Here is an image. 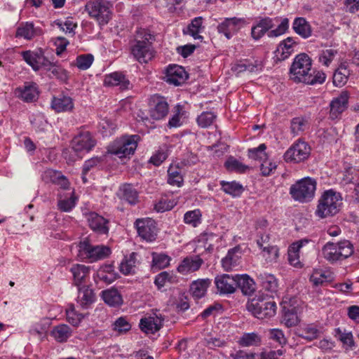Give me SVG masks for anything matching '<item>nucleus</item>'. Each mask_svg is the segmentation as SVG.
<instances>
[{
	"label": "nucleus",
	"mask_w": 359,
	"mask_h": 359,
	"mask_svg": "<svg viewBox=\"0 0 359 359\" xmlns=\"http://www.w3.org/2000/svg\"><path fill=\"white\" fill-rule=\"evenodd\" d=\"M51 107L56 112H65L72 111L74 103L72 97L64 95L53 97L51 101Z\"/></svg>",
	"instance_id": "30"
},
{
	"label": "nucleus",
	"mask_w": 359,
	"mask_h": 359,
	"mask_svg": "<svg viewBox=\"0 0 359 359\" xmlns=\"http://www.w3.org/2000/svg\"><path fill=\"white\" fill-rule=\"evenodd\" d=\"M121 191L123 193V198L128 203L135 205L138 202V192L130 184H126L122 186Z\"/></svg>",
	"instance_id": "47"
},
{
	"label": "nucleus",
	"mask_w": 359,
	"mask_h": 359,
	"mask_svg": "<svg viewBox=\"0 0 359 359\" xmlns=\"http://www.w3.org/2000/svg\"><path fill=\"white\" fill-rule=\"evenodd\" d=\"M311 59L306 53L297 55L291 65V79L297 83L307 85L322 84L325 81L326 75L323 71L312 70Z\"/></svg>",
	"instance_id": "1"
},
{
	"label": "nucleus",
	"mask_w": 359,
	"mask_h": 359,
	"mask_svg": "<svg viewBox=\"0 0 359 359\" xmlns=\"http://www.w3.org/2000/svg\"><path fill=\"white\" fill-rule=\"evenodd\" d=\"M311 240L307 238H303L296 242H294L288 248V260L291 265L297 266L300 264L299 262V250L306 244H308Z\"/></svg>",
	"instance_id": "32"
},
{
	"label": "nucleus",
	"mask_w": 359,
	"mask_h": 359,
	"mask_svg": "<svg viewBox=\"0 0 359 359\" xmlns=\"http://www.w3.org/2000/svg\"><path fill=\"white\" fill-rule=\"evenodd\" d=\"M222 190L233 197H238L241 195L244 191L243 187L235 181L225 182L221 181L220 182Z\"/></svg>",
	"instance_id": "42"
},
{
	"label": "nucleus",
	"mask_w": 359,
	"mask_h": 359,
	"mask_svg": "<svg viewBox=\"0 0 359 359\" xmlns=\"http://www.w3.org/2000/svg\"><path fill=\"white\" fill-rule=\"evenodd\" d=\"M306 126V121L302 117H295L292 119L290 128L294 135H298L303 131Z\"/></svg>",
	"instance_id": "62"
},
{
	"label": "nucleus",
	"mask_w": 359,
	"mask_h": 359,
	"mask_svg": "<svg viewBox=\"0 0 359 359\" xmlns=\"http://www.w3.org/2000/svg\"><path fill=\"white\" fill-rule=\"evenodd\" d=\"M225 167L229 171L240 173L245 172L249 169L248 165H244L234 157H229L225 162Z\"/></svg>",
	"instance_id": "51"
},
{
	"label": "nucleus",
	"mask_w": 359,
	"mask_h": 359,
	"mask_svg": "<svg viewBox=\"0 0 359 359\" xmlns=\"http://www.w3.org/2000/svg\"><path fill=\"white\" fill-rule=\"evenodd\" d=\"M42 34V30L39 27H34L32 22H22L18 27L15 33V37L23 38L27 40H31L36 36Z\"/></svg>",
	"instance_id": "24"
},
{
	"label": "nucleus",
	"mask_w": 359,
	"mask_h": 359,
	"mask_svg": "<svg viewBox=\"0 0 359 359\" xmlns=\"http://www.w3.org/2000/svg\"><path fill=\"white\" fill-rule=\"evenodd\" d=\"M14 95L25 102H33L37 100L39 95V90L36 83L28 81L24 83L21 86L16 88Z\"/></svg>",
	"instance_id": "15"
},
{
	"label": "nucleus",
	"mask_w": 359,
	"mask_h": 359,
	"mask_svg": "<svg viewBox=\"0 0 359 359\" xmlns=\"http://www.w3.org/2000/svg\"><path fill=\"white\" fill-rule=\"evenodd\" d=\"M353 252V245L348 240L327 242L322 248L323 257L332 264L348 258Z\"/></svg>",
	"instance_id": "3"
},
{
	"label": "nucleus",
	"mask_w": 359,
	"mask_h": 359,
	"mask_svg": "<svg viewBox=\"0 0 359 359\" xmlns=\"http://www.w3.org/2000/svg\"><path fill=\"white\" fill-rule=\"evenodd\" d=\"M184 222L194 228L202 223V212L199 209L189 210L184 215Z\"/></svg>",
	"instance_id": "45"
},
{
	"label": "nucleus",
	"mask_w": 359,
	"mask_h": 359,
	"mask_svg": "<svg viewBox=\"0 0 359 359\" xmlns=\"http://www.w3.org/2000/svg\"><path fill=\"white\" fill-rule=\"evenodd\" d=\"M104 84L106 86H118L121 90L128 89L130 81L120 72H114L104 76Z\"/></svg>",
	"instance_id": "29"
},
{
	"label": "nucleus",
	"mask_w": 359,
	"mask_h": 359,
	"mask_svg": "<svg viewBox=\"0 0 359 359\" xmlns=\"http://www.w3.org/2000/svg\"><path fill=\"white\" fill-rule=\"evenodd\" d=\"M171 258L165 254L152 253V266L164 269L170 265Z\"/></svg>",
	"instance_id": "55"
},
{
	"label": "nucleus",
	"mask_w": 359,
	"mask_h": 359,
	"mask_svg": "<svg viewBox=\"0 0 359 359\" xmlns=\"http://www.w3.org/2000/svg\"><path fill=\"white\" fill-rule=\"evenodd\" d=\"M89 227L98 234L107 235L109 233V220L96 212H90L87 216Z\"/></svg>",
	"instance_id": "20"
},
{
	"label": "nucleus",
	"mask_w": 359,
	"mask_h": 359,
	"mask_svg": "<svg viewBox=\"0 0 359 359\" xmlns=\"http://www.w3.org/2000/svg\"><path fill=\"white\" fill-rule=\"evenodd\" d=\"M311 154V147L304 141L298 140L285 153L286 162L301 163L306 160Z\"/></svg>",
	"instance_id": "11"
},
{
	"label": "nucleus",
	"mask_w": 359,
	"mask_h": 359,
	"mask_svg": "<svg viewBox=\"0 0 359 359\" xmlns=\"http://www.w3.org/2000/svg\"><path fill=\"white\" fill-rule=\"evenodd\" d=\"M292 29L304 39H307L312 34L311 26L304 18H296L292 23Z\"/></svg>",
	"instance_id": "33"
},
{
	"label": "nucleus",
	"mask_w": 359,
	"mask_h": 359,
	"mask_svg": "<svg viewBox=\"0 0 359 359\" xmlns=\"http://www.w3.org/2000/svg\"><path fill=\"white\" fill-rule=\"evenodd\" d=\"M66 316L67 321L74 327H77L83 318V316L81 313H79L75 311L74 305H70L67 309Z\"/></svg>",
	"instance_id": "56"
},
{
	"label": "nucleus",
	"mask_w": 359,
	"mask_h": 359,
	"mask_svg": "<svg viewBox=\"0 0 359 359\" xmlns=\"http://www.w3.org/2000/svg\"><path fill=\"white\" fill-rule=\"evenodd\" d=\"M238 287L244 295L252 294L256 289L255 283L247 274L236 275V288Z\"/></svg>",
	"instance_id": "31"
},
{
	"label": "nucleus",
	"mask_w": 359,
	"mask_h": 359,
	"mask_svg": "<svg viewBox=\"0 0 359 359\" xmlns=\"http://www.w3.org/2000/svg\"><path fill=\"white\" fill-rule=\"evenodd\" d=\"M85 11L100 26L107 25L111 19L109 3L105 0H89L86 4Z\"/></svg>",
	"instance_id": "7"
},
{
	"label": "nucleus",
	"mask_w": 359,
	"mask_h": 359,
	"mask_svg": "<svg viewBox=\"0 0 359 359\" xmlns=\"http://www.w3.org/2000/svg\"><path fill=\"white\" fill-rule=\"evenodd\" d=\"M245 23V18L236 17L227 18L218 25L217 31L219 33L223 34L226 39H230Z\"/></svg>",
	"instance_id": "14"
},
{
	"label": "nucleus",
	"mask_w": 359,
	"mask_h": 359,
	"mask_svg": "<svg viewBox=\"0 0 359 359\" xmlns=\"http://www.w3.org/2000/svg\"><path fill=\"white\" fill-rule=\"evenodd\" d=\"M77 303L83 309H88L95 301L93 289L87 285L78 287Z\"/></svg>",
	"instance_id": "27"
},
{
	"label": "nucleus",
	"mask_w": 359,
	"mask_h": 359,
	"mask_svg": "<svg viewBox=\"0 0 359 359\" xmlns=\"http://www.w3.org/2000/svg\"><path fill=\"white\" fill-rule=\"evenodd\" d=\"M216 116L210 111H204L197 118V123L201 128H208L212 124Z\"/></svg>",
	"instance_id": "58"
},
{
	"label": "nucleus",
	"mask_w": 359,
	"mask_h": 359,
	"mask_svg": "<svg viewBox=\"0 0 359 359\" xmlns=\"http://www.w3.org/2000/svg\"><path fill=\"white\" fill-rule=\"evenodd\" d=\"M23 60L30 65L34 71L39 70L40 61L43 60V52L41 49L35 51L25 50L21 53Z\"/></svg>",
	"instance_id": "34"
},
{
	"label": "nucleus",
	"mask_w": 359,
	"mask_h": 359,
	"mask_svg": "<svg viewBox=\"0 0 359 359\" xmlns=\"http://www.w3.org/2000/svg\"><path fill=\"white\" fill-rule=\"evenodd\" d=\"M238 342L243 347L259 346L262 344V337L257 332L244 333Z\"/></svg>",
	"instance_id": "41"
},
{
	"label": "nucleus",
	"mask_w": 359,
	"mask_h": 359,
	"mask_svg": "<svg viewBox=\"0 0 359 359\" xmlns=\"http://www.w3.org/2000/svg\"><path fill=\"white\" fill-rule=\"evenodd\" d=\"M341 204L339 193L330 189L325 191L318 201L316 215L320 218H325L336 215Z\"/></svg>",
	"instance_id": "4"
},
{
	"label": "nucleus",
	"mask_w": 359,
	"mask_h": 359,
	"mask_svg": "<svg viewBox=\"0 0 359 359\" xmlns=\"http://www.w3.org/2000/svg\"><path fill=\"white\" fill-rule=\"evenodd\" d=\"M188 79V74L185 69L177 65H171L167 68L165 81L169 83L178 86L182 85Z\"/></svg>",
	"instance_id": "16"
},
{
	"label": "nucleus",
	"mask_w": 359,
	"mask_h": 359,
	"mask_svg": "<svg viewBox=\"0 0 359 359\" xmlns=\"http://www.w3.org/2000/svg\"><path fill=\"white\" fill-rule=\"evenodd\" d=\"M90 266L82 264H73L69 268L72 275V283L80 287L87 283L90 278Z\"/></svg>",
	"instance_id": "19"
},
{
	"label": "nucleus",
	"mask_w": 359,
	"mask_h": 359,
	"mask_svg": "<svg viewBox=\"0 0 359 359\" xmlns=\"http://www.w3.org/2000/svg\"><path fill=\"white\" fill-rule=\"evenodd\" d=\"M96 144V139L87 130H81L72 138L70 143L72 149L76 154L88 153Z\"/></svg>",
	"instance_id": "10"
},
{
	"label": "nucleus",
	"mask_w": 359,
	"mask_h": 359,
	"mask_svg": "<svg viewBox=\"0 0 359 359\" xmlns=\"http://www.w3.org/2000/svg\"><path fill=\"white\" fill-rule=\"evenodd\" d=\"M316 189V180L311 177H305L290 187V194L294 200L305 203L314 197Z\"/></svg>",
	"instance_id": "9"
},
{
	"label": "nucleus",
	"mask_w": 359,
	"mask_h": 359,
	"mask_svg": "<svg viewBox=\"0 0 359 359\" xmlns=\"http://www.w3.org/2000/svg\"><path fill=\"white\" fill-rule=\"evenodd\" d=\"M138 257V253L135 252L125 256L119 265L120 271L124 275L135 274L140 264Z\"/></svg>",
	"instance_id": "25"
},
{
	"label": "nucleus",
	"mask_w": 359,
	"mask_h": 359,
	"mask_svg": "<svg viewBox=\"0 0 359 359\" xmlns=\"http://www.w3.org/2000/svg\"><path fill=\"white\" fill-rule=\"evenodd\" d=\"M348 98V93L346 91H343L330 102V117L332 119L339 118L341 113L347 108Z\"/></svg>",
	"instance_id": "21"
},
{
	"label": "nucleus",
	"mask_w": 359,
	"mask_h": 359,
	"mask_svg": "<svg viewBox=\"0 0 359 359\" xmlns=\"http://www.w3.org/2000/svg\"><path fill=\"white\" fill-rule=\"evenodd\" d=\"M327 280V276L320 270L314 271L310 276V281L314 286L322 285Z\"/></svg>",
	"instance_id": "64"
},
{
	"label": "nucleus",
	"mask_w": 359,
	"mask_h": 359,
	"mask_svg": "<svg viewBox=\"0 0 359 359\" xmlns=\"http://www.w3.org/2000/svg\"><path fill=\"white\" fill-rule=\"evenodd\" d=\"M177 280V276L172 273L163 271L156 276L154 279V284L156 285L158 289L160 290L164 287L167 283H175Z\"/></svg>",
	"instance_id": "48"
},
{
	"label": "nucleus",
	"mask_w": 359,
	"mask_h": 359,
	"mask_svg": "<svg viewBox=\"0 0 359 359\" xmlns=\"http://www.w3.org/2000/svg\"><path fill=\"white\" fill-rule=\"evenodd\" d=\"M97 276L107 283H111L117 278L114 266L111 264L102 266L97 271Z\"/></svg>",
	"instance_id": "46"
},
{
	"label": "nucleus",
	"mask_w": 359,
	"mask_h": 359,
	"mask_svg": "<svg viewBox=\"0 0 359 359\" xmlns=\"http://www.w3.org/2000/svg\"><path fill=\"white\" fill-rule=\"evenodd\" d=\"M101 297L104 302L110 306H119L123 304L122 296L116 288L103 290Z\"/></svg>",
	"instance_id": "35"
},
{
	"label": "nucleus",
	"mask_w": 359,
	"mask_h": 359,
	"mask_svg": "<svg viewBox=\"0 0 359 359\" xmlns=\"http://www.w3.org/2000/svg\"><path fill=\"white\" fill-rule=\"evenodd\" d=\"M72 335V330L65 324L55 326L51 331V336L60 343H64Z\"/></svg>",
	"instance_id": "36"
},
{
	"label": "nucleus",
	"mask_w": 359,
	"mask_h": 359,
	"mask_svg": "<svg viewBox=\"0 0 359 359\" xmlns=\"http://www.w3.org/2000/svg\"><path fill=\"white\" fill-rule=\"evenodd\" d=\"M259 279L263 290L271 294L276 293L278 290V280L272 274H260Z\"/></svg>",
	"instance_id": "38"
},
{
	"label": "nucleus",
	"mask_w": 359,
	"mask_h": 359,
	"mask_svg": "<svg viewBox=\"0 0 359 359\" xmlns=\"http://www.w3.org/2000/svg\"><path fill=\"white\" fill-rule=\"evenodd\" d=\"M350 75V71L344 65H341L333 74V84L337 87L344 86Z\"/></svg>",
	"instance_id": "43"
},
{
	"label": "nucleus",
	"mask_w": 359,
	"mask_h": 359,
	"mask_svg": "<svg viewBox=\"0 0 359 359\" xmlns=\"http://www.w3.org/2000/svg\"><path fill=\"white\" fill-rule=\"evenodd\" d=\"M60 198L57 202L58 209L62 212H69L76 205V198L75 197L74 191L72 190L69 194L65 196V198L62 199V195H59Z\"/></svg>",
	"instance_id": "44"
},
{
	"label": "nucleus",
	"mask_w": 359,
	"mask_h": 359,
	"mask_svg": "<svg viewBox=\"0 0 359 359\" xmlns=\"http://www.w3.org/2000/svg\"><path fill=\"white\" fill-rule=\"evenodd\" d=\"M93 60V55L91 54L79 55L76 60V66L79 69L86 70L91 66Z\"/></svg>",
	"instance_id": "59"
},
{
	"label": "nucleus",
	"mask_w": 359,
	"mask_h": 359,
	"mask_svg": "<svg viewBox=\"0 0 359 359\" xmlns=\"http://www.w3.org/2000/svg\"><path fill=\"white\" fill-rule=\"evenodd\" d=\"M140 137L137 135H124L114 140L108 147V152L118 158L130 157L135 153Z\"/></svg>",
	"instance_id": "8"
},
{
	"label": "nucleus",
	"mask_w": 359,
	"mask_h": 359,
	"mask_svg": "<svg viewBox=\"0 0 359 359\" xmlns=\"http://www.w3.org/2000/svg\"><path fill=\"white\" fill-rule=\"evenodd\" d=\"M55 24L65 33L72 35L74 34V29L77 27L72 19H67L65 22L57 20L55 21Z\"/></svg>",
	"instance_id": "61"
},
{
	"label": "nucleus",
	"mask_w": 359,
	"mask_h": 359,
	"mask_svg": "<svg viewBox=\"0 0 359 359\" xmlns=\"http://www.w3.org/2000/svg\"><path fill=\"white\" fill-rule=\"evenodd\" d=\"M215 284L221 294H233L236 290V275L222 274L215 278Z\"/></svg>",
	"instance_id": "17"
},
{
	"label": "nucleus",
	"mask_w": 359,
	"mask_h": 359,
	"mask_svg": "<svg viewBox=\"0 0 359 359\" xmlns=\"http://www.w3.org/2000/svg\"><path fill=\"white\" fill-rule=\"evenodd\" d=\"M49 72L52 74L53 76L59 79L61 81L66 82L68 79V73L67 70L63 69L62 67L59 65H56L55 64L49 69Z\"/></svg>",
	"instance_id": "63"
},
{
	"label": "nucleus",
	"mask_w": 359,
	"mask_h": 359,
	"mask_svg": "<svg viewBox=\"0 0 359 359\" xmlns=\"http://www.w3.org/2000/svg\"><path fill=\"white\" fill-rule=\"evenodd\" d=\"M268 337L275 343H277L280 346H283L287 342L282 330L278 328L269 329L268 331Z\"/></svg>",
	"instance_id": "54"
},
{
	"label": "nucleus",
	"mask_w": 359,
	"mask_h": 359,
	"mask_svg": "<svg viewBox=\"0 0 359 359\" xmlns=\"http://www.w3.org/2000/svg\"><path fill=\"white\" fill-rule=\"evenodd\" d=\"M211 280L209 278H201L196 280H194L190 285V293L192 297L198 299L203 297L208 288L211 285Z\"/></svg>",
	"instance_id": "28"
},
{
	"label": "nucleus",
	"mask_w": 359,
	"mask_h": 359,
	"mask_svg": "<svg viewBox=\"0 0 359 359\" xmlns=\"http://www.w3.org/2000/svg\"><path fill=\"white\" fill-rule=\"evenodd\" d=\"M77 258L79 260H88L95 262L104 259L111 254L109 248L105 245H93L88 240L81 241L77 245Z\"/></svg>",
	"instance_id": "6"
},
{
	"label": "nucleus",
	"mask_w": 359,
	"mask_h": 359,
	"mask_svg": "<svg viewBox=\"0 0 359 359\" xmlns=\"http://www.w3.org/2000/svg\"><path fill=\"white\" fill-rule=\"evenodd\" d=\"M266 145L261 144L257 147L248 149V156L250 158L264 161L268 158V155L266 153Z\"/></svg>",
	"instance_id": "52"
},
{
	"label": "nucleus",
	"mask_w": 359,
	"mask_h": 359,
	"mask_svg": "<svg viewBox=\"0 0 359 359\" xmlns=\"http://www.w3.org/2000/svg\"><path fill=\"white\" fill-rule=\"evenodd\" d=\"M359 178V172L355 168H348L346 169L341 179V183L344 185L354 184Z\"/></svg>",
	"instance_id": "57"
},
{
	"label": "nucleus",
	"mask_w": 359,
	"mask_h": 359,
	"mask_svg": "<svg viewBox=\"0 0 359 359\" xmlns=\"http://www.w3.org/2000/svg\"><path fill=\"white\" fill-rule=\"evenodd\" d=\"M273 27V20L266 17L259 20L251 29V36L253 39H260L267 32Z\"/></svg>",
	"instance_id": "26"
},
{
	"label": "nucleus",
	"mask_w": 359,
	"mask_h": 359,
	"mask_svg": "<svg viewBox=\"0 0 359 359\" xmlns=\"http://www.w3.org/2000/svg\"><path fill=\"white\" fill-rule=\"evenodd\" d=\"M203 18L196 17L191 20L187 27V33L195 39H201L203 36L199 34L202 30Z\"/></svg>",
	"instance_id": "49"
},
{
	"label": "nucleus",
	"mask_w": 359,
	"mask_h": 359,
	"mask_svg": "<svg viewBox=\"0 0 359 359\" xmlns=\"http://www.w3.org/2000/svg\"><path fill=\"white\" fill-rule=\"evenodd\" d=\"M111 327L118 334H123L131 329V324L126 317H119L113 323Z\"/></svg>",
	"instance_id": "50"
},
{
	"label": "nucleus",
	"mask_w": 359,
	"mask_h": 359,
	"mask_svg": "<svg viewBox=\"0 0 359 359\" xmlns=\"http://www.w3.org/2000/svg\"><path fill=\"white\" fill-rule=\"evenodd\" d=\"M153 107L149 110L151 117L154 120L165 118L169 110L168 104L162 97H154L152 100Z\"/></svg>",
	"instance_id": "23"
},
{
	"label": "nucleus",
	"mask_w": 359,
	"mask_h": 359,
	"mask_svg": "<svg viewBox=\"0 0 359 359\" xmlns=\"http://www.w3.org/2000/svg\"><path fill=\"white\" fill-rule=\"evenodd\" d=\"M173 113L168 123V126L170 128L181 126L187 117V111L184 110V107L180 104L175 107Z\"/></svg>",
	"instance_id": "37"
},
{
	"label": "nucleus",
	"mask_w": 359,
	"mask_h": 359,
	"mask_svg": "<svg viewBox=\"0 0 359 359\" xmlns=\"http://www.w3.org/2000/svg\"><path fill=\"white\" fill-rule=\"evenodd\" d=\"M203 263L199 255L187 256L179 264L177 271L182 275H188L198 271Z\"/></svg>",
	"instance_id": "18"
},
{
	"label": "nucleus",
	"mask_w": 359,
	"mask_h": 359,
	"mask_svg": "<svg viewBox=\"0 0 359 359\" xmlns=\"http://www.w3.org/2000/svg\"><path fill=\"white\" fill-rule=\"evenodd\" d=\"M135 226L140 237L147 242H152L157 236V227L154 219L150 218L138 219Z\"/></svg>",
	"instance_id": "13"
},
{
	"label": "nucleus",
	"mask_w": 359,
	"mask_h": 359,
	"mask_svg": "<svg viewBox=\"0 0 359 359\" xmlns=\"http://www.w3.org/2000/svg\"><path fill=\"white\" fill-rule=\"evenodd\" d=\"M163 322L164 316L158 311H156L141 318L140 327L146 334H154L161 329Z\"/></svg>",
	"instance_id": "12"
},
{
	"label": "nucleus",
	"mask_w": 359,
	"mask_h": 359,
	"mask_svg": "<svg viewBox=\"0 0 359 359\" xmlns=\"http://www.w3.org/2000/svg\"><path fill=\"white\" fill-rule=\"evenodd\" d=\"M337 53V50L334 48L322 50L319 54L318 60L323 65L329 67Z\"/></svg>",
	"instance_id": "53"
},
{
	"label": "nucleus",
	"mask_w": 359,
	"mask_h": 359,
	"mask_svg": "<svg viewBox=\"0 0 359 359\" xmlns=\"http://www.w3.org/2000/svg\"><path fill=\"white\" fill-rule=\"evenodd\" d=\"M294 43V40L291 37H287L286 39L280 43L276 50V53H279L283 48V50H287V52H285V53H283L284 55L282 57V60L287 58L290 55L291 53L292 52Z\"/></svg>",
	"instance_id": "60"
},
{
	"label": "nucleus",
	"mask_w": 359,
	"mask_h": 359,
	"mask_svg": "<svg viewBox=\"0 0 359 359\" xmlns=\"http://www.w3.org/2000/svg\"><path fill=\"white\" fill-rule=\"evenodd\" d=\"M247 309L255 317L259 319H266L273 317L276 313V303L267 297L257 296L248 302Z\"/></svg>",
	"instance_id": "5"
},
{
	"label": "nucleus",
	"mask_w": 359,
	"mask_h": 359,
	"mask_svg": "<svg viewBox=\"0 0 359 359\" xmlns=\"http://www.w3.org/2000/svg\"><path fill=\"white\" fill-rule=\"evenodd\" d=\"M155 36L148 29H139L130 41V53L135 60L143 64L151 60L155 55L152 43Z\"/></svg>",
	"instance_id": "2"
},
{
	"label": "nucleus",
	"mask_w": 359,
	"mask_h": 359,
	"mask_svg": "<svg viewBox=\"0 0 359 359\" xmlns=\"http://www.w3.org/2000/svg\"><path fill=\"white\" fill-rule=\"evenodd\" d=\"M183 181L181 168L171 165L168 170V183L172 186L180 187L183 184Z\"/></svg>",
	"instance_id": "40"
},
{
	"label": "nucleus",
	"mask_w": 359,
	"mask_h": 359,
	"mask_svg": "<svg viewBox=\"0 0 359 359\" xmlns=\"http://www.w3.org/2000/svg\"><path fill=\"white\" fill-rule=\"evenodd\" d=\"M320 333L318 327L315 324H308L298 330V336L308 341L317 339Z\"/></svg>",
	"instance_id": "39"
},
{
	"label": "nucleus",
	"mask_w": 359,
	"mask_h": 359,
	"mask_svg": "<svg viewBox=\"0 0 359 359\" xmlns=\"http://www.w3.org/2000/svg\"><path fill=\"white\" fill-rule=\"evenodd\" d=\"M242 256V250L239 245H237L228 250L226 255L222 259V266L224 271H229L240 263Z\"/></svg>",
	"instance_id": "22"
}]
</instances>
